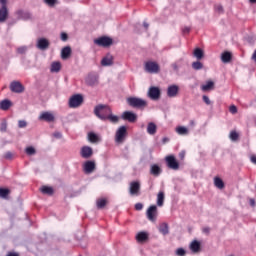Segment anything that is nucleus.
<instances>
[{
	"label": "nucleus",
	"instance_id": "f257e3e1",
	"mask_svg": "<svg viewBox=\"0 0 256 256\" xmlns=\"http://www.w3.org/2000/svg\"><path fill=\"white\" fill-rule=\"evenodd\" d=\"M111 108L107 105L99 104L94 108V115L101 121H107L109 115H111Z\"/></svg>",
	"mask_w": 256,
	"mask_h": 256
},
{
	"label": "nucleus",
	"instance_id": "f03ea898",
	"mask_svg": "<svg viewBox=\"0 0 256 256\" xmlns=\"http://www.w3.org/2000/svg\"><path fill=\"white\" fill-rule=\"evenodd\" d=\"M126 103L133 109H145L147 107V100L139 97H128Z\"/></svg>",
	"mask_w": 256,
	"mask_h": 256
},
{
	"label": "nucleus",
	"instance_id": "7ed1b4c3",
	"mask_svg": "<svg viewBox=\"0 0 256 256\" xmlns=\"http://www.w3.org/2000/svg\"><path fill=\"white\" fill-rule=\"evenodd\" d=\"M83 105V95L75 94L69 99V107L71 109H77V107H81Z\"/></svg>",
	"mask_w": 256,
	"mask_h": 256
},
{
	"label": "nucleus",
	"instance_id": "20e7f679",
	"mask_svg": "<svg viewBox=\"0 0 256 256\" xmlns=\"http://www.w3.org/2000/svg\"><path fill=\"white\" fill-rule=\"evenodd\" d=\"M125 137H127V127L126 126H121L118 128L115 134V141L118 144L124 143L125 142Z\"/></svg>",
	"mask_w": 256,
	"mask_h": 256
},
{
	"label": "nucleus",
	"instance_id": "39448f33",
	"mask_svg": "<svg viewBox=\"0 0 256 256\" xmlns=\"http://www.w3.org/2000/svg\"><path fill=\"white\" fill-rule=\"evenodd\" d=\"M94 43L99 47H111V45H113V39L107 36H103L98 39H95Z\"/></svg>",
	"mask_w": 256,
	"mask_h": 256
},
{
	"label": "nucleus",
	"instance_id": "423d86ee",
	"mask_svg": "<svg viewBox=\"0 0 256 256\" xmlns=\"http://www.w3.org/2000/svg\"><path fill=\"white\" fill-rule=\"evenodd\" d=\"M165 161L169 169H173V171L179 170V162L177 161L175 156H166Z\"/></svg>",
	"mask_w": 256,
	"mask_h": 256
},
{
	"label": "nucleus",
	"instance_id": "0eeeda50",
	"mask_svg": "<svg viewBox=\"0 0 256 256\" xmlns=\"http://www.w3.org/2000/svg\"><path fill=\"white\" fill-rule=\"evenodd\" d=\"M141 183L139 181H133L130 183L129 193L132 196L139 197L141 195Z\"/></svg>",
	"mask_w": 256,
	"mask_h": 256
},
{
	"label": "nucleus",
	"instance_id": "6e6552de",
	"mask_svg": "<svg viewBox=\"0 0 256 256\" xmlns=\"http://www.w3.org/2000/svg\"><path fill=\"white\" fill-rule=\"evenodd\" d=\"M99 83V74L95 72H91L86 77V85H89V87H95V85H98Z\"/></svg>",
	"mask_w": 256,
	"mask_h": 256
},
{
	"label": "nucleus",
	"instance_id": "1a4fd4ad",
	"mask_svg": "<svg viewBox=\"0 0 256 256\" xmlns=\"http://www.w3.org/2000/svg\"><path fill=\"white\" fill-rule=\"evenodd\" d=\"M148 97L152 99V101H158V99H161V90L159 87H150L148 90Z\"/></svg>",
	"mask_w": 256,
	"mask_h": 256
},
{
	"label": "nucleus",
	"instance_id": "9d476101",
	"mask_svg": "<svg viewBox=\"0 0 256 256\" xmlns=\"http://www.w3.org/2000/svg\"><path fill=\"white\" fill-rule=\"evenodd\" d=\"M97 165L94 160H88L83 163V171L86 175H91L95 171Z\"/></svg>",
	"mask_w": 256,
	"mask_h": 256
},
{
	"label": "nucleus",
	"instance_id": "9b49d317",
	"mask_svg": "<svg viewBox=\"0 0 256 256\" xmlns=\"http://www.w3.org/2000/svg\"><path fill=\"white\" fill-rule=\"evenodd\" d=\"M144 69L146 73H158L160 67L159 64H157V62L148 61L145 63Z\"/></svg>",
	"mask_w": 256,
	"mask_h": 256
},
{
	"label": "nucleus",
	"instance_id": "f8f14e48",
	"mask_svg": "<svg viewBox=\"0 0 256 256\" xmlns=\"http://www.w3.org/2000/svg\"><path fill=\"white\" fill-rule=\"evenodd\" d=\"M80 156L82 159H91L93 157V148L90 146H83L80 149Z\"/></svg>",
	"mask_w": 256,
	"mask_h": 256
},
{
	"label": "nucleus",
	"instance_id": "ddd939ff",
	"mask_svg": "<svg viewBox=\"0 0 256 256\" xmlns=\"http://www.w3.org/2000/svg\"><path fill=\"white\" fill-rule=\"evenodd\" d=\"M10 91H12V93H23V91H25V87L21 82L13 81L10 84Z\"/></svg>",
	"mask_w": 256,
	"mask_h": 256
},
{
	"label": "nucleus",
	"instance_id": "4468645a",
	"mask_svg": "<svg viewBox=\"0 0 256 256\" xmlns=\"http://www.w3.org/2000/svg\"><path fill=\"white\" fill-rule=\"evenodd\" d=\"M121 118L124 121H129V123H135V121H137V114H135L131 111H125L122 113Z\"/></svg>",
	"mask_w": 256,
	"mask_h": 256
},
{
	"label": "nucleus",
	"instance_id": "2eb2a0df",
	"mask_svg": "<svg viewBox=\"0 0 256 256\" xmlns=\"http://www.w3.org/2000/svg\"><path fill=\"white\" fill-rule=\"evenodd\" d=\"M147 218L149 221H156L157 220V207L152 205L148 208L146 212Z\"/></svg>",
	"mask_w": 256,
	"mask_h": 256
},
{
	"label": "nucleus",
	"instance_id": "dca6fc26",
	"mask_svg": "<svg viewBox=\"0 0 256 256\" xmlns=\"http://www.w3.org/2000/svg\"><path fill=\"white\" fill-rule=\"evenodd\" d=\"M36 47L41 51H45L46 49H49V40H47V38L38 39Z\"/></svg>",
	"mask_w": 256,
	"mask_h": 256
},
{
	"label": "nucleus",
	"instance_id": "f3484780",
	"mask_svg": "<svg viewBox=\"0 0 256 256\" xmlns=\"http://www.w3.org/2000/svg\"><path fill=\"white\" fill-rule=\"evenodd\" d=\"M40 121H46L47 123H53L55 121V116L50 112H43L39 116Z\"/></svg>",
	"mask_w": 256,
	"mask_h": 256
},
{
	"label": "nucleus",
	"instance_id": "a211bd4d",
	"mask_svg": "<svg viewBox=\"0 0 256 256\" xmlns=\"http://www.w3.org/2000/svg\"><path fill=\"white\" fill-rule=\"evenodd\" d=\"M179 94V86L177 85H171L167 89V96L170 98L177 97Z\"/></svg>",
	"mask_w": 256,
	"mask_h": 256
},
{
	"label": "nucleus",
	"instance_id": "6ab92c4d",
	"mask_svg": "<svg viewBox=\"0 0 256 256\" xmlns=\"http://www.w3.org/2000/svg\"><path fill=\"white\" fill-rule=\"evenodd\" d=\"M102 67H111L113 65V55L107 54L105 57L101 60Z\"/></svg>",
	"mask_w": 256,
	"mask_h": 256
},
{
	"label": "nucleus",
	"instance_id": "aec40b11",
	"mask_svg": "<svg viewBox=\"0 0 256 256\" xmlns=\"http://www.w3.org/2000/svg\"><path fill=\"white\" fill-rule=\"evenodd\" d=\"M162 172L163 170L157 164H154L150 167V175H153L154 177H159Z\"/></svg>",
	"mask_w": 256,
	"mask_h": 256
},
{
	"label": "nucleus",
	"instance_id": "412c9836",
	"mask_svg": "<svg viewBox=\"0 0 256 256\" xmlns=\"http://www.w3.org/2000/svg\"><path fill=\"white\" fill-rule=\"evenodd\" d=\"M190 251L192 253H199L201 251V242L194 240L190 244Z\"/></svg>",
	"mask_w": 256,
	"mask_h": 256
},
{
	"label": "nucleus",
	"instance_id": "4be33fe9",
	"mask_svg": "<svg viewBox=\"0 0 256 256\" xmlns=\"http://www.w3.org/2000/svg\"><path fill=\"white\" fill-rule=\"evenodd\" d=\"M185 65H186L185 59L181 58L172 64V68L174 69V71H179V69H183Z\"/></svg>",
	"mask_w": 256,
	"mask_h": 256
},
{
	"label": "nucleus",
	"instance_id": "5701e85b",
	"mask_svg": "<svg viewBox=\"0 0 256 256\" xmlns=\"http://www.w3.org/2000/svg\"><path fill=\"white\" fill-rule=\"evenodd\" d=\"M231 59H233V54L229 51H225L221 54L222 63H231Z\"/></svg>",
	"mask_w": 256,
	"mask_h": 256
},
{
	"label": "nucleus",
	"instance_id": "b1692460",
	"mask_svg": "<svg viewBox=\"0 0 256 256\" xmlns=\"http://www.w3.org/2000/svg\"><path fill=\"white\" fill-rule=\"evenodd\" d=\"M88 140L90 141V143H100L101 136L97 135L94 132H89L88 133Z\"/></svg>",
	"mask_w": 256,
	"mask_h": 256
},
{
	"label": "nucleus",
	"instance_id": "393cba45",
	"mask_svg": "<svg viewBox=\"0 0 256 256\" xmlns=\"http://www.w3.org/2000/svg\"><path fill=\"white\" fill-rule=\"evenodd\" d=\"M12 105L13 103L11 102V100L5 99L0 102V109H2V111H8V109H10Z\"/></svg>",
	"mask_w": 256,
	"mask_h": 256
},
{
	"label": "nucleus",
	"instance_id": "a878e982",
	"mask_svg": "<svg viewBox=\"0 0 256 256\" xmlns=\"http://www.w3.org/2000/svg\"><path fill=\"white\" fill-rule=\"evenodd\" d=\"M148 135H155L157 133V125L153 122H149L147 126Z\"/></svg>",
	"mask_w": 256,
	"mask_h": 256
},
{
	"label": "nucleus",
	"instance_id": "bb28decb",
	"mask_svg": "<svg viewBox=\"0 0 256 256\" xmlns=\"http://www.w3.org/2000/svg\"><path fill=\"white\" fill-rule=\"evenodd\" d=\"M136 239L139 243H143V242L147 241V239H149V234H147V232H139L136 235Z\"/></svg>",
	"mask_w": 256,
	"mask_h": 256
},
{
	"label": "nucleus",
	"instance_id": "cd10ccee",
	"mask_svg": "<svg viewBox=\"0 0 256 256\" xmlns=\"http://www.w3.org/2000/svg\"><path fill=\"white\" fill-rule=\"evenodd\" d=\"M61 57L62 59H69V57H71V47L66 46L62 49L61 51Z\"/></svg>",
	"mask_w": 256,
	"mask_h": 256
},
{
	"label": "nucleus",
	"instance_id": "c85d7f7f",
	"mask_svg": "<svg viewBox=\"0 0 256 256\" xmlns=\"http://www.w3.org/2000/svg\"><path fill=\"white\" fill-rule=\"evenodd\" d=\"M159 232L162 235H169V225L167 223H162L159 226Z\"/></svg>",
	"mask_w": 256,
	"mask_h": 256
},
{
	"label": "nucleus",
	"instance_id": "c756f323",
	"mask_svg": "<svg viewBox=\"0 0 256 256\" xmlns=\"http://www.w3.org/2000/svg\"><path fill=\"white\" fill-rule=\"evenodd\" d=\"M7 15H9V12L7 11V8H1L0 9V23H4V21H7Z\"/></svg>",
	"mask_w": 256,
	"mask_h": 256
},
{
	"label": "nucleus",
	"instance_id": "7c9ffc66",
	"mask_svg": "<svg viewBox=\"0 0 256 256\" xmlns=\"http://www.w3.org/2000/svg\"><path fill=\"white\" fill-rule=\"evenodd\" d=\"M50 71L51 73H59L61 71V62H53Z\"/></svg>",
	"mask_w": 256,
	"mask_h": 256
},
{
	"label": "nucleus",
	"instance_id": "2f4dec72",
	"mask_svg": "<svg viewBox=\"0 0 256 256\" xmlns=\"http://www.w3.org/2000/svg\"><path fill=\"white\" fill-rule=\"evenodd\" d=\"M194 57L198 59V61H201V59L204 57L205 53L203 52V49L196 48L193 52Z\"/></svg>",
	"mask_w": 256,
	"mask_h": 256
},
{
	"label": "nucleus",
	"instance_id": "473e14b6",
	"mask_svg": "<svg viewBox=\"0 0 256 256\" xmlns=\"http://www.w3.org/2000/svg\"><path fill=\"white\" fill-rule=\"evenodd\" d=\"M163 203H165V193L159 192L157 195V205L158 207H163Z\"/></svg>",
	"mask_w": 256,
	"mask_h": 256
},
{
	"label": "nucleus",
	"instance_id": "72a5a7b5",
	"mask_svg": "<svg viewBox=\"0 0 256 256\" xmlns=\"http://www.w3.org/2000/svg\"><path fill=\"white\" fill-rule=\"evenodd\" d=\"M40 191L43 193V195H53L54 193L53 187L49 186H42Z\"/></svg>",
	"mask_w": 256,
	"mask_h": 256
},
{
	"label": "nucleus",
	"instance_id": "f704fd0d",
	"mask_svg": "<svg viewBox=\"0 0 256 256\" xmlns=\"http://www.w3.org/2000/svg\"><path fill=\"white\" fill-rule=\"evenodd\" d=\"M214 185H215V187H217V189H224L225 188V183L219 177L214 178Z\"/></svg>",
	"mask_w": 256,
	"mask_h": 256
},
{
	"label": "nucleus",
	"instance_id": "c9c22d12",
	"mask_svg": "<svg viewBox=\"0 0 256 256\" xmlns=\"http://www.w3.org/2000/svg\"><path fill=\"white\" fill-rule=\"evenodd\" d=\"M176 133H178V135H187L189 133V129L185 126H178L176 128Z\"/></svg>",
	"mask_w": 256,
	"mask_h": 256
},
{
	"label": "nucleus",
	"instance_id": "e433bc0d",
	"mask_svg": "<svg viewBox=\"0 0 256 256\" xmlns=\"http://www.w3.org/2000/svg\"><path fill=\"white\" fill-rule=\"evenodd\" d=\"M215 87V83L213 81H208L206 84L202 85V91H211Z\"/></svg>",
	"mask_w": 256,
	"mask_h": 256
},
{
	"label": "nucleus",
	"instance_id": "4c0bfd02",
	"mask_svg": "<svg viewBox=\"0 0 256 256\" xmlns=\"http://www.w3.org/2000/svg\"><path fill=\"white\" fill-rule=\"evenodd\" d=\"M192 69H194V71H201V69H203V63L200 61L193 62Z\"/></svg>",
	"mask_w": 256,
	"mask_h": 256
},
{
	"label": "nucleus",
	"instance_id": "58836bf2",
	"mask_svg": "<svg viewBox=\"0 0 256 256\" xmlns=\"http://www.w3.org/2000/svg\"><path fill=\"white\" fill-rule=\"evenodd\" d=\"M107 121L111 123H119V116L113 115V111L108 115Z\"/></svg>",
	"mask_w": 256,
	"mask_h": 256
},
{
	"label": "nucleus",
	"instance_id": "ea45409f",
	"mask_svg": "<svg viewBox=\"0 0 256 256\" xmlns=\"http://www.w3.org/2000/svg\"><path fill=\"white\" fill-rule=\"evenodd\" d=\"M97 208L98 209H103V207H105V205H107V200L105 199H98L96 202Z\"/></svg>",
	"mask_w": 256,
	"mask_h": 256
},
{
	"label": "nucleus",
	"instance_id": "a19ab883",
	"mask_svg": "<svg viewBox=\"0 0 256 256\" xmlns=\"http://www.w3.org/2000/svg\"><path fill=\"white\" fill-rule=\"evenodd\" d=\"M229 137L231 141H239V133L237 131H231Z\"/></svg>",
	"mask_w": 256,
	"mask_h": 256
},
{
	"label": "nucleus",
	"instance_id": "79ce46f5",
	"mask_svg": "<svg viewBox=\"0 0 256 256\" xmlns=\"http://www.w3.org/2000/svg\"><path fill=\"white\" fill-rule=\"evenodd\" d=\"M7 195H9V189L0 188V197H3L5 199V197H7Z\"/></svg>",
	"mask_w": 256,
	"mask_h": 256
},
{
	"label": "nucleus",
	"instance_id": "37998d69",
	"mask_svg": "<svg viewBox=\"0 0 256 256\" xmlns=\"http://www.w3.org/2000/svg\"><path fill=\"white\" fill-rule=\"evenodd\" d=\"M27 46H21L17 48V53H19V55H25V53H27Z\"/></svg>",
	"mask_w": 256,
	"mask_h": 256
},
{
	"label": "nucleus",
	"instance_id": "c03bdc74",
	"mask_svg": "<svg viewBox=\"0 0 256 256\" xmlns=\"http://www.w3.org/2000/svg\"><path fill=\"white\" fill-rule=\"evenodd\" d=\"M26 153L28 155H35V153H37V151L35 150V148H33V146H29L26 148Z\"/></svg>",
	"mask_w": 256,
	"mask_h": 256
},
{
	"label": "nucleus",
	"instance_id": "a18cd8bd",
	"mask_svg": "<svg viewBox=\"0 0 256 256\" xmlns=\"http://www.w3.org/2000/svg\"><path fill=\"white\" fill-rule=\"evenodd\" d=\"M176 255H178V256H185V255H187V251H185V249H183V248H178L176 250Z\"/></svg>",
	"mask_w": 256,
	"mask_h": 256
},
{
	"label": "nucleus",
	"instance_id": "49530a36",
	"mask_svg": "<svg viewBox=\"0 0 256 256\" xmlns=\"http://www.w3.org/2000/svg\"><path fill=\"white\" fill-rule=\"evenodd\" d=\"M18 127H19V129H25V127H27V121L19 120L18 121Z\"/></svg>",
	"mask_w": 256,
	"mask_h": 256
},
{
	"label": "nucleus",
	"instance_id": "de8ad7c7",
	"mask_svg": "<svg viewBox=\"0 0 256 256\" xmlns=\"http://www.w3.org/2000/svg\"><path fill=\"white\" fill-rule=\"evenodd\" d=\"M0 131H2L3 133H5V131H7V121H2L0 124Z\"/></svg>",
	"mask_w": 256,
	"mask_h": 256
},
{
	"label": "nucleus",
	"instance_id": "09e8293b",
	"mask_svg": "<svg viewBox=\"0 0 256 256\" xmlns=\"http://www.w3.org/2000/svg\"><path fill=\"white\" fill-rule=\"evenodd\" d=\"M46 5H49V7H53L55 3H57V0H44Z\"/></svg>",
	"mask_w": 256,
	"mask_h": 256
},
{
	"label": "nucleus",
	"instance_id": "8fccbe9b",
	"mask_svg": "<svg viewBox=\"0 0 256 256\" xmlns=\"http://www.w3.org/2000/svg\"><path fill=\"white\" fill-rule=\"evenodd\" d=\"M229 111L232 113V115H235L237 113V106L231 105Z\"/></svg>",
	"mask_w": 256,
	"mask_h": 256
},
{
	"label": "nucleus",
	"instance_id": "3c124183",
	"mask_svg": "<svg viewBox=\"0 0 256 256\" xmlns=\"http://www.w3.org/2000/svg\"><path fill=\"white\" fill-rule=\"evenodd\" d=\"M136 211H142L143 210V204L142 203H136L135 204Z\"/></svg>",
	"mask_w": 256,
	"mask_h": 256
},
{
	"label": "nucleus",
	"instance_id": "603ef678",
	"mask_svg": "<svg viewBox=\"0 0 256 256\" xmlns=\"http://www.w3.org/2000/svg\"><path fill=\"white\" fill-rule=\"evenodd\" d=\"M69 39V36L67 35V33L62 32L61 33V41H67Z\"/></svg>",
	"mask_w": 256,
	"mask_h": 256
},
{
	"label": "nucleus",
	"instance_id": "864d4df0",
	"mask_svg": "<svg viewBox=\"0 0 256 256\" xmlns=\"http://www.w3.org/2000/svg\"><path fill=\"white\" fill-rule=\"evenodd\" d=\"M204 103H206V105H211V100L208 98V96H203L202 97Z\"/></svg>",
	"mask_w": 256,
	"mask_h": 256
},
{
	"label": "nucleus",
	"instance_id": "5fc2aeb1",
	"mask_svg": "<svg viewBox=\"0 0 256 256\" xmlns=\"http://www.w3.org/2000/svg\"><path fill=\"white\" fill-rule=\"evenodd\" d=\"M190 31H191V28H190V27H184V28L182 29V32H183L184 35L189 34Z\"/></svg>",
	"mask_w": 256,
	"mask_h": 256
},
{
	"label": "nucleus",
	"instance_id": "6e6d98bb",
	"mask_svg": "<svg viewBox=\"0 0 256 256\" xmlns=\"http://www.w3.org/2000/svg\"><path fill=\"white\" fill-rule=\"evenodd\" d=\"M53 137H55L56 139H61V137H63V134H61V132H54Z\"/></svg>",
	"mask_w": 256,
	"mask_h": 256
},
{
	"label": "nucleus",
	"instance_id": "4d7b16f0",
	"mask_svg": "<svg viewBox=\"0 0 256 256\" xmlns=\"http://www.w3.org/2000/svg\"><path fill=\"white\" fill-rule=\"evenodd\" d=\"M0 3L2 5L1 9H7V0H0Z\"/></svg>",
	"mask_w": 256,
	"mask_h": 256
},
{
	"label": "nucleus",
	"instance_id": "13d9d810",
	"mask_svg": "<svg viewBox=\"0 0 256 256\" xmlns=\"http://www.w3.org/2000/svg\"><path fill=\"white\" fill-rule=\"evenodd\" d=\"M215 9H216L217 12L223 13V6L222 5H216Z\"/></svg>",
	"mask_w": 256,
	"mask_h": 256
},
{
	"label": "nucleus",
	"instance_id": "bf43d9fd",
	"mask_svg": "<svg viewBox=\"0 0 256 256\" xmlns=\"http://www.w3.org/2000/svg\"><path fill=\"white\" fill-rule=\"evenodd\" d=\"M5 159H13V153H11V152H6V154H5Z\"/></svg>",
	"mask_w": 256,
	"mask_h": 256
},
{
	"label": "nucleus",
	"instance_id": "052dcab7",
	"mask_svg": "<svg viewBox=\"0 0 256 256\" xmlns=\"http://www.w3.org/2000/svg\"><path fill=\"white\" fill-rule=\"evenodd\" d=\"M251 163H253L254 165H256V155H252L250 157Z\"/></svg>",
	"mask_w": 256,
	"mask_h": 256
},
{
	"label": "nucleus",
	"instance_id": "680f3d73",
	"mask_svg": "<svg viewBox=\"0 0 256 256\" xmlns=\"http://www.w3.org/2000/svg\"><path fill=\"white\" fill-rule=\"evenodd\" d=\"M251 59L254 63H256V49L254 50Z\"/></svg>",
	"mask_w": 256,
	"mask_h": 256
},
{
	"label": "nucleus",
	"instance_id": "e2e57ef3",
	"mask_svg": "<svg viewBox=\"0 0 256 256\" xmlns=\"http://www.w3.org/2000/svg\"><path fill=\"white\" fill-rule=\"evenodd\" d=\"M19 13H22V15H24L22 16L23 19H29V13H23L22 11H20Z\"/></svg>",
	"mask_w": 256,
	"mask_h": 256
},
{
	"label": "nucleus",
	"instance_id": "0e129e2a",
	"mask_svg": "<svg viewBox=\"0 0 256 256\" xmlns=\"http://www.w3.org/2000/svg\"><path fill=\"white\" fill-rule=\"evenodd\" d=\"M250 205L251 207H255V199L253 198L250 199Z\"/></svg>",
	"mask_w": 256,
	"mask_h": 256
},
{
	"label": "nucleus",
	"instance_id": "69168bd1",
	"mask_svg": "<svg viewBox=\"0 0 256 256\" xmlns=\"http://www.w3.org/2000/svg\"><path fill=\"white\" fill-rule=\"evenodd\" d=\"M7 256H19V254L15 253V252H9L7 254Z\"/></svg>",
	"mask_w": 256,
	"mask_h": 256
},
{
	"label": "nucleus",
	"instance_id": "338daca9",
	"mask_svg": "<svg viewBox=\"0 0 256 256\" xmlns=\"http://www.w3.org/2000/svg\"><path fill=\"white\" fill-rule=\"evenodd\" d=\"M209 231H211L209 227L203 228V233H209Z\"/></svg>",
	"mask_w": 256,
	"mask_h": 256
},
{
	"label": "nucleus",
	"instance_id": "774afa93",
	"mask_svg": "<svg viewBox=\"0 0 256 256\" xmlns=\"http://www.w3.org/2000/svg\"><path fill=\"white\" fill-rule=\"evenodd\" d=\"M179 157L180 159H185V152H180Z\"/></svg>",
	"mask_w": 256,
	"mask_h": 256
}]
</instances>
